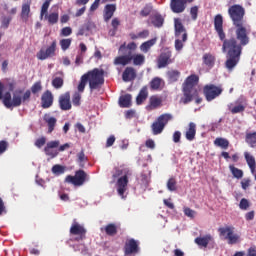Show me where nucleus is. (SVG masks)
<instances>
[{
  "label": "nucleus",
  "instance_id": "nucleus-1",
  "mask_svg": "<svg viewBox=\"0 0 256 256\" xmlns=\"http://www.w3.org/2000/svg\"><path fill=\"white\" fill-rule=\"evenodd\" d=\"M228 15L235 27V36L227 37L223 30V15L217 14L214 17V29L222 41V52L226 53L225 67L229 71L239 65L241 55H243V47L251 43L249 37L251 29L245 26V8L239 4H234L228 8Z\"/></svg>",
  "mask_w": 256,
  "mask_h": 256
},
{
  "label": "nucleus",
  "instance_id": "nucleus-2",
  "mask_svg": "<svg viewBox=\"0 0 256 256\" xmlns=\"http://www.w3.org/2000/svg\"><path fill=\"white\" fill-rule=\"evenodd\" d=\"M199 84V76L197 74H191L188 76L182 84V92L184 97L181 98V102L184 105L191 103L193 99L196 100V104L199 105L203 99L199 98V90L197 85Z\"/></svg>",
  "mask_w": 256,
  "mask_h": 256
},
{
  "label": "nucleus",
  "instance_id": "nucleus-3",
  "mask_svg": "<svg viewBox=\"0 0 256 256\" xmlns=\"http://www.w3.org/2000/svg\"><path fill=\"white\" fill-rule=\"evenodd\" d=\"M3 89H5V85L0 82V99H3V103L7 109H11V107H21V103L31 101V90H26L24 94L21 89L15 90L11 100V92H6L3 96ZM21 95L23 96L21 97Z\"/></svg>",
  "mask_w": 256,
  "mask_h": 256
},
{
  "label": "nucleus",
  "instance_id": "nucleus-4",
  "mask_svg": "<svg viewBox=\"0 0 256 256\" xmlns=\"http://www.w3.org/2000/svg\"><path fill=\"white\" fill-rule=\"evenodd\" d=\"M86 77L91 91L101 88V85L105 83V70L94 68L84 74Z\"/></svg>",
  "mask_w": 256,
  "mask_h": 256
},
{
  "label": "nucleus",
  "instance_id": "nucleus-5",
  "mask_svg": "<svg viewBox=\"0 0 256 256\" xmlns=\"http://www.w3.org/2000/svg\"><path fill=\"white\" fill-rule=\"evenodd\" d=\"M220 237H224L228 241V245H235L239 243V235L235 234V227L225 226L218 229Z\"/></svg>",
  "mask_w": 256,
  "mask_h": 256
},
{
  "label": "nucleus",
  "instance_id": "nucleus-6",
  "mask_svg": "<svg viewBox=\"0 0 256 256\" xmlns=\"http://www.w3.org/2000/svg\"><path fill=\"white\" fill-rule=\"evenodd\" d=\"M66 183H71L75 187H81L82 185H85V181H89V175L85 170H78L75 172V175H68L65 178Z\"/></svg>",
  "mask_w": 256,
  "mask_h": 256
},
{
  "label": "nucleus",
  "instance_id": "nucleus-7",
  "mask_svg": "<svg viewBox=\"0 0 256 256\" xmlns=\"http://www.w3.org/2000/svg\"><path fill=\"white\" fill-rule=\"evenodd\" d=\"M70 235H77L78 237L74 238V241H83L87 238V229L76 219L73 220V223L70 227Z\"/></svg>",
  "mask_w": 256,
  "mask_h": 256
},
{
  "label": "nucleus",
  "instance_id": "nucleus-8",
  "mask_svg": "<svg viewBox=\"0 0 256 256\" xmlns=\"http://www.w3.org/2000/svg\"><path fill=\"white\" fill-rule=\"evenodd\" d=\"M204 95L207 101H213V99H217L221 93H223V88L220 86H216L213 84H209L204 86Z\"/></svg>",
  "mask_w": 256,
  "mask_h": 256
},
{
  "label": "nucleus",
  "instance_id": "nucleus-9",
  "mask_svg": "<svg viewBox=\"0 0 256 256\" xmlns=\"http://www.w3.org/2000/svg\"><path fill=\"white\" fill-rule=\"evenodd\" d=\"M174 35L177 39H182L184 43L187 42V29L180 18H174Z\"/></svg>",
  "mask_w": 256,
  "mask_h": 256
},
{
  "label": "nucleus",
  "instance_id": "nucleus-10",
  "mask_svg": "<svg viewBox=\"0 0 256 256\" xmlns=\"http://www.w3.org/2000/svg\"><path fill=\"white\" fill-rule=\"evenodd\" d=\"M55 51H57V40H54L51 45L46 48V50L41 49L36 54V57L39 59V61H45V59L55 57Z\"/></svg>",
  "mask_w": 256,
  "mask_h": 256
},
{
  "label": "nucleus",
  "instance_id": "nucleus-11",
  "mask_svg": "<svg viewBox=\"0 0 256 256\" xmlns=\"http://www.w3.org/2000/svg\"><path fill=\"white\" fill-rule=\"evenodd\" d=\"M171 57H173V53L171 52V50H165L164 52H162L157 60L158 69H165L167 65H171V63H173L174 61V59H172Z\"/></svg>",
  "mask_w": 256,
  "mask_h": 256
},
{
  "label": "nucleus",
  "instance_id": "nucleus-12",
  "mask_svg": "<svg viewBox=\"0 0 256 256\" xmlns=\"http://www.w3.org/2000/svg\"><path fill=\"white\" fill-rule=\"evenodd\" d=\"M58 105L61 111H71L73 104L71 103V92H65L58 98Z\"/></svg>",
  "mask_w": 256,
  "mask_h": 256
},
{
  "label": "nucleus",
  "instance_id": "nucleus-13",
  "mask_svg": "<svg viewBox=\"0 0 256 256\" xmlns=\"http://www.w3.org/2000/svg\"><path fill=\"white\" fill-rule=\"evenodd\" d=\"M194 0H171L170 9L172 13H183L187 9V3H193Z\"/></svg>",
  "mask_w": 256,
  "mask_h": 256
},
{
  "label": "nucleus",
  "instance_id": "nucleus-14",
  "mask_svg": "<svg viewBox=\"0 0 256 256\" xmlns=\"http://www.w3.org/2000/svg\"><path fill=\"white\" fill-rule=\"evenodd\" d=\"M139 253V242L133 238L127 240L124 245V255H135Z\"/></svg>",
  "mask_w": 256,
  "mask_h": 256
},
{
  "label": "nucleus",
  "instance_id": "nucleus-15",
  "mask_svg": "<svg viewBox=\"0 0 256 256\" xmlns=\"http://www.w3.org/2000/svg\"><path fill=\"white\" fill-rule=\"evenodd\" d=\"M127 185H129V177L127 175L118 178L116 183L117 193L122 199H125V191H127Z\"/></svg>",
  "mask_w": 256,
  "mask_h": 256
},
{
  "label": "nucleus",
  "instance_id": "nucleus-16",
  "mask_svg": "<svg viewBox=\"0 0 256 256\" xmlns=\"http://www.w3.org/2000/svg\"><path fill=\"white\" fill-rule=\"evenodd\" d=\"M60 142L59 140H54V141H50L46 144V147H44V153L45 155H47L48 157H51V159H55V157H57V155H59V152L57 150H53V149H57V147H59Z\"/></svg>",
  "mask_w": 256,
  "mask_h": 256
},
{
  "label": "nucleus",
  "instance_id": "nucleus-17",
  "mask_svg": "<svg viewBox=\"0 0 256 256\" xmlns=\"http://www.w3.org/2000/svg\"><path fill=\"white\" fill-rule=\"evenodd\" d=\"M53 93L50 90H46L41 96V107L42 109H49L53 107Z\"/></svg>",
  "mask_w": 256,
  "mask_h": 256
},
{
  "label": "nucleus",
  "instance_id": "nucleus-18",
  "mask_svg": "<svg viewBox=\"0 0 256 256\" xmlns=\"http://www.w3.org/2000/svg\"><path fill=\"white\" fill-rule=\"evenodd\" d=\"M163 105V99L157 95H153L149 99V104L146 106L147 111H153V109H158Z\"/></svg>",
  "mask_w": 256,
  "mask_h": 256
},
{
  "label": "nucleus",
  "instance_id": "nucleus-19",
  "mask_svg": "<svg viewBox=\"0 0 256 256\" xmlns=\"http://www.w3.org/2000/svg\"><path fill=\"white\" fill-rule=\"evenodd\" d=\"M115 11H117V5L115 4H107L104 8V21L108 23V21L115 15Z\"/></svg>",
  "mask_w": 256,
  "mask_h": 256
},
{
  "label": "nucleus",
  "instance_id": "nucleus-20",
  "mask_svg": "<svg viewBox=\"0 0 256 256\" xmlns=\"http://www.w3.org/2000/svg\"><path fill=\"white\" fill-rule=\"evenodd\" d=\"M148 97H149V90H148L147 86H143L136 97V104L143 105V103H145V101H147Z\"/></svg>",
  "mask_w": 256,
  "mask_h": 256
},
{
  "label": "nucleus",
  "instance_id": "nucleus-21",
  "mask_svg": "<svg viewBox=\"0 0 256 256\" xmlns=\"http://www.w3.org/2000/svg\"><path fill=\"white\" fill-rule=\"evenodd\" d=\"M195 135H197V125L193 122L188 124V128L185 133V137L187 141H193L195 139Z\"/></svg>",
  "mask_w": 256,
  "mask_h": 256
},
{
  "label": "nucleus",
  "instance_id": "nucleus-22",
  "mask_svg": "<svg viewBox=\"0 0 256 256\" xmlns=\"http://www.w3.org/2000/svg\"><path fill=\"white\" fill-rule=\"evenodd\" d=\"M131 63V51H128L126 55L118 56L114 59V65H129Z\"/></svg>",
  "mask_w": 256,
  "mask_h": 256
},
{
  "label": "nucleus",
  "instance_id": "nucleus-23",
  "mask_svg": "<svg viewBox=\"0 0 256 256\" xmlns=\"http://www.w3.org/2000/svg\"><path fill=\"white\" fill-rule=\"evenodd\" d=\"M216 60H217V58H215V55H213L211 53H205L202 57V61H203L204 65L206 67H208L209 69H213V67H215Z\"/></svg>",
  "mask_w": 256,
  "mask_h": 256
},
{
  "label": "nucleus",
  "instance_id": "nucleus-24",
  "mask_svg": "<svg viewBox=\"0 0 256 256\" xmlns=\"http://www.w3.org/2000/svg\"><path fill=\"white\" fill-rule=\"evenodd\" d=\"M195 243L199 247H207L211 241H213V236L211 234H207L204 237H197L195 238Z\"/></svg>",
  "mask_w": 256,
  "mask_h": 256
},
{
  "label": "nucleus",
  "instance_id": "nucleus-25",
  "mask_svg": "<svg viewBox=\"0 0 256 256\" xmlns=\"http://www.w3.org/2000/svg\"><path fill=\"white\" fill-rule=\"evenodd\" d=\"M43 120L48 125V133H53V131H55V125H57V118L45 114Z\"/></svg>",
  "mask_w": 256,
  "mask_h": 256
},
{
  "label": "nucleus",
  "instance_id": "nucleus-26",
  "mask_svg": "<svg viewBox=\"0 0 256 256\" xmlns=\"http://www.w3.org/2000/svg\"><path fill=\"white\" fill-rule=\"evenodd\" d=\"M135 77H137V74L135 73V69L131 67H127L122 74V79L125 82L133 81Z\"/></svg>",
  "mask_w": 256,
  "mask_h": 256
},
{
  "label": "nucleus",
  "instance_id": "nucleus-27",
  "mask_svg": "<svg viewBox=\"0 0 256 256\" xmlns=\"http://www.w3.org/2000/svg\"><path fill=\"white\" fill-rule=\"evenodd\" d=\"M244 157L251 173H255V169H256L255 157L251 155L249 152H245Z\"/></svg>",
  "mask_w": 256,
  "mask_h": 256
},
{
  "label": "nucleus",
  "instance_id": "nucleus-28",
  "mask_svg": "<svg viewBox=\"0 0 256 256\" xmlns=\"http://www.w3.org/2000/svg\"><path fill=\"white\" fill-rule=\"evenodd\" d=\"M101 231H105L106 235L109 237H115V235H117V224L110 223L104 228H101Z\"/></svg>",
  "mask_w": 256,
  "mask_h": 256
},
{
  "label": "nucleus",
  "instance_id": "nucleus-29",
  "mask_svg": "<svg viewBox=\"0 0 256 256\" xmlns=\"http://www.w3.org/2000/svg\"><path fill=\"white\" fill-rule=\"evenodd\" d=\"M166 75L170 83H176V81H179V77H181V72L179 70H169Z\"/></svg>",
  "mask_w": 256,
  "mask_h": 256
},
{
  "label": "nucleus",
  "instance_id": "nucleus-30",
  "mask_svg": "<svg viewBox=\"0 0 256 256\" xmlns=\"http://www.w3.org/2000/svg\"><path fill=\"white\" fill-rule=\"evenodd\" d=\"M131 94H125L119 98V105L123 108H129L131 107Z\"/></svg>",
  "mask_w": 256,
  "mask_h": 256
},
{
  "label": "nucleus",
  "instance_id": "nucleus-31",
  "mask_svg": "<svg viewBox=\"0 0 256 256\" xmlns=\"http://www.w3.org/2000/svg\"><path fill=\"white\" fill-rule=\"evenodd\" d=\"M155 43H157L156 38L150 39V40L142 43L140 45V51H142V53H149V49H151V47H153V45H155Z\"/></svg>",
  "mask_w": 256,
  "mask_h": 256
},
{
  "label": "nucleus",
  "instance_id": "nucleus-32",
  "mask_svg": "<svg viewBox=\"0 0 256 256\" xmlns=\"http://www.w3.org/2000/svg\"><path fill=\"white\" fill-rule=\"evenodd\" d=\"M131 61H133V65L141 66L145 63V55L143 54H130Z\"/></svg>",
  "mask_w": 256,
  "mask_h": 256
},
{
  "label": "nucleus",
  "instance_id": "nucleus-33",
  "mask_svg": "<svg viewBox=\"0 0 256 256\" xmlns=\"http://www.w3.org/2000/svg\"><path fill=\"white\" fill-rule=\"evenodd\" d=\"M45 19L48 21L49 25H56V23H59V13L58 12H52L50 14L44 15Z\"/></svg>",
  "mask_w": 256,
  "mask_h": 256
},
{
  "label": "nucleus",
  "instance_id": "nucleus-34",
  "mask_svg": "<svg viewBox=\"0 0 256 256\" xmlns=\"http://www.w3.org/2000/svg\"><path fill=\"white\" fill-rule=\"evenodd\" d=\"M127 49L130 51H136L137 50V44L135 42H130L128 44H122L120 47H119V53H123L125 54V51H127Z\"/></svg>",
  "mask_w": 256,
  "mask_h": 256
},
{
  "label": "nucleus",
  "instance_id": "nucleus-35",
  "mask_svg": "<svg viewBox=\"0 0 256 256\" xmlns=\"http://www.w3.org/2000/svg\"><path fill=\"white\" fill-rule=\"evenodd\" d=\"M151 129L153 135H161V133H163V130L165 129V126H163L161 123L158 122V120H156L155 122H153Z\"/></svg>",
  "mask_w": 256,
  "mask_h": 256
},
{
  "label": "nucleus",
  "instance_id": "nucleus-36",
  "mask_svg": "<svg viewBox=\"0 0 256 256\" xmlns=\"http://www.w3.org/2000/svg\"><path fill=\"white\" fill-rule=\"evenodd\" d=\"M214 145H216V147H221V149H229V140L218 137L214 140Z\"/></svg>",
  "mask_w": 256,
  "mask_h": 256
},
{
  "label": "nucleus",
  "instance_id": "nucleus-37",
  "mask_svg": "<svg viewBox=\"0 0 256 256\" xmlns=\"http://www.w3.org/2000/svg\"><path fill=\"white\" fill-rule=\"evenodd\" d=\"M164 22L165 20L163 19V16H161L160 14H156L151 17V23L154 27H163Z\"/></svg>",
  "mask_w": 256,
  "mask_h": 256
},
{
  "label": "nucleus",
  "instance_id": "nucleus-38",
  "mask_svg": "<svg viewBox=\"0 0 256 256\" xmlns=\"http://www.w3.org/2000/svg\"><path fill=\"white\" fill-rule=\"evenodd\" d=\"M31 13V5L25 3L22 5L21 19L27 21L29 19V14Z\"/></svg>",
  "mask_w": 256,
  "mask_h": 256
},
{
  "label": "nucleus",
  "instance_id": "nucleus-39",
  "mask_svg": "<svg viewBox=\"0 0 256 256\" xmlns=\"http://www.w3.org/2000/svg\"><path fill=\"white\" fill-rule=\"evenodd\" d=\"M172 119H173V115L169 113H165V114H161L156 121H158L163 125V127H165L167 123H169V121H171Z\"/></svg>",
  "mask_w": 256,
  "mask_h": 256
},
{
  "label": "nucleus",
  "instance_id": "nucleus-40",
  "mask_svg": "<svg viewBox=\"0 0 256 256\" xmlns=\"http://www.w3.org/2000/svg\"><path fill=\"white\" fill-rule=\"evenodd\" d=\"M161 83H163L161 78H153L150 82V89H152V91H159V89H161Z\"/></svg>",
  "mask_w": 256,
  "mask_h": 256
},
{
  "label": "nucleus",
  "instance_id": "nucleus-41",
  "mask_svg": "<svg viewBox=\"0 0 256 256\" xmlns=\"http://www.w3.org/2000/svg\"><path fill=\"white\" fill-rule=\"evenodd\" d=\"M149 182H150V178L147 174L145 173H141L140 176L138 177V183L139 185H141V187H149Z\"/></svg>",
  "mask_w": 256,
  "mask_h": 256
},
{
  "label": "nucleus",
  "instance_id": "nucleus-42",
  "mask_svg": "<svg viewBox=\"0 0 256 256\" xmlns=\"http://www.w3.org/2000/svg\"><path fill=\"white\" fill-rule=\"evenodd\" d=\"M11 21H13V17L2 15L0 28L9 29V25H11Z\"/></svg>",
  "mask_w": 256,
  "mask_h": 256
},
{
  "label": "nucleus",
  "instance_id": "nucleus-43",
  "mask_svg": "<svg viewBox=\"0 0 256 256\" xmlns=\"http://www.w3.org/2000/svg\"><path fill=\"white\" fill-rule=\"evenodd\" d=\"M88 158L87 156H85V151L81 150L78 154H77V163H79V167H81L83 169V167H85V163H87Z\"/></svg>",
  "mask_w": 256,
  "mask_h": 256
},
{
  "label": "nucleus",
  "instance_id": "nucleus-44",
  "mask_svg": "<svg viewBox=\"0 0 256 256\" xmlns=\"http://www.w3.org/2000/svg\"><path fill=\"white\" fill-rule=\"evenodd\" d=\"M229 169H230L233 177H235V179H242L243 178V170L235 167L234 165H230Z\"/></svg>",
  "mask_w": 256,
  "mask_h": 256
},
{
  "label": "nucleus",
  "instance_id": "nucleus-45",
  "mask_svg": "<svg viewBox=\"0 0 256 256\" xmlns=\"http://www.w3.org/2000/svg\"><path fill=\"white\" fill-rule=\"evenodd\" d=\"M246 143H248L250 147H256V132L248 133L246 135Z\"/></svg>",
  "mask_w": 256,
  "mask_h": 256
},
{
  "label": "nucleus",
  "instance_id": "nucleus-46",
  "mask_svg": "<svg viewBox=\"0 0 256 256\" xmlns=\"http://www.w3.org/2000/svg\"><path fill=\"white\" fill-rule=\"evenodd\" d=\"M72 105L74 107H81V92H74L72 95Z\"/></svg>",
  "mask_w": 256,
  "mask_h": 256
},
{
  "label": "nucleus",
  "instance_id": "nucleus-47",
  "mask_svg": "<svg viewBox=\"0 0 256 256\" xmlns=\"http://www.w3.org/2000/svg\"><path fill=\"white\" fill-rule=\"evenodd\" d=\"M87 76H85V74H83L80 78V82L78 84V93H83V91H85V87L87 85Z\"/></svg>",
  "mask_w": 256,
  "mask_h": 256
},
{
  "label": "nucleus",
  "instance_id": "nucleus-48",
  "mask_svg": "<svg viewBox=\"0 0 256 256\" xmlns=\"http://www.w3.org/2000/svg\"><path fill=\"white\" fill-rule=\"evenodd\" d=\"M41 91H43V86L41 85V81L35 82L31 87L30 97H31V93H33V95H37V93Z\"/></svg>",
  "mask_w": 256,
  "mask_h": 256
},
{
  "label": "nucleus",
  "instance_id": "nucleus-49",
  "mask_svg": "<svg viewBox=\"0 0 256 256\" xmlns=\"http://www.w3.org/2000/svg\"><path fill=\"white\" fill-rule=\"evenodd\" d=\"M228 107L232 115H236V113H243V111H245V106H243L242 104L236 105L234 107L229 105Z\"/></svg>",
  "mask_w": 256,
  "mask_h": 256
},
{
  "label": "nucleus",
  "instance_id": "nucleus-50",
  "mask_svg": "<svg viewBox=\"0 0 256 256\" xmlns=\"http://www.w3.org/2000/svg\"><path fill=\"white\" fill-rule=\"evenodd\" d=\"M72 41L73 40L71 38H66V39L60 40V47H61L62 51H67V49H69L71 47Z\"/></svg>",
  "mask_w": 256,
  "mask_h": 256
},
{
  "label": "nucleus",
  "instance_id": "nucleus-51",
  "mask_svg": "<svg viewBox=\"0 0 256 256\" xmlns=\"http://www.w3.org/2000/svg\"><path fill=\"white\" fill-rule=\"evenodd\" d=\"M52 173L54 175H63V173H65V166H61L59 164H55L53 167H52Z\"/></svg>",
  "mask_w": 256,
  "mask_h": 256
},
{
  "label": "nucleus",
  "instance_id": "nucleus-52",
  "mask_svg": "<svg viewBox=\"0 0 256 256\" xmlns=\"http://www.w3.org/2000/svg\"><path fill=\"white\" fill-rule=\"evenodd\" d=\"M63 85H64L63 77H55L52 80V86L54 87V89H61Z\"/></svg>",
  "mask_w": 256,
  "mask_h": 256
},
{
  "label": "nucleus",
  "instance_id": "nucleus-53",
  "mask_svg": "<svg viewBox=\"0 0 256 256\" xmlns=\"http://www.w3.org/2000/svg\"><path fill=\"white\" fill-rule=\"evenodd\" d=\"M49 5H51V0H46L42 7H41V12H40V17L43 18L45 15L48 14L49 11Z\"/></svg>",
  "mask_w": 256,
  "mask_h": 256
},
{
  "label": "nucleus",
  "instance_id": "nucleus-54",
  "mask_svg": "<svg viewBox=\"0 0 256 256\" xmlns=\"http://www.w3.org/2000/svg\"><path fill=\"white\" fill-rule=\"evenodd\" d=\"M166 187L168 191H175L177 189V180L175 178H170L167 181Z\"/></svg>",
  "mask_w": 256,
  "mask_h": 256
},
{
  "label": "nucleus",
  "instance_id": "nucleus-55",
  "mask_svg": "<svg viewBox=\"0 0 256 256\" xmlns=\"http://www.w3.org/2000/svg\"><path fill=\"white\" fill-rule=\"evenodd\" d=\"M183 212L186 217H189V219H193L197 215V211L189 207H184Z\"/></svg>",
  "mask_w": 256,
  "mask_h": 256
},
{
  "label": "nucleus",
  "instance_id": "nucleus-56",
  "mask_svg": "<svg viewBox=\"0 0 256 256\" xmlns=\"http://www.w3.org/2000/svg\"><path fill=\"white\" fill-rule=\"evenodd\" d=\"M249 207H251L249 200H247V198H242L239 203V208L242 211H247V209H249Z\"/></svg>",
  "mask_w": 256,
  "mask_h": 256
},
{
  "label": "nucleus",
  "instance_id": "nucleus-57",
  "mask_svg": "<svg viewBox=\"0 0 256 256\" xmlns=\"http://www.w3.org/2000/svg\"><path fill=\"white\" fill-rule=\"evenodd\" d=\"M151 11H153V7L151 5H146L141 11V17H149L151 15Z\"/></svg>",
  "mask_w": 256,
  "mask_h": 256
},
{
  "label": "nucleus",
  "instance_id": "nucleus-58",
  "mask_svg": "<svg viewBox=\"0 0 256 256\" xmlns=\"http://www.w3.org/2000/svg\"><path fill=\"white\" fill-rule=\"evenodd\" d=\"M47 143V138L45 136H42L40 138H38L34 145L35 147H37L38 149H41V147H43L45 144Z\"/></svg>",
  "mask_w": 256,
  "mask_h": 256
},
{
  "label": "nucleus",
  "instance_id": "nucleus-59",
  "mask_svg": "<svg viewBox=\"0 0 256 256\" xmlns=\"http://www.w3.org/2000/svg\"><path fill=\"white\" fill-rule=\"evenodd\" d=\"M190 15L193 21H197V17L199 15V7L194 6L190 9Z\"/></svg>",
  "mask_w": 256,
  "mask_h": 256
},
{
  "label": "nucleus",
  "instance_id": "nucleus-60",
  "mask_svg": "<svg viewBox=\"0 0 256 256\" xmlns=\"http://www.w3.org/2000/svg\"><path fill=\"white\" fill-rule=\"evenodd\" d=\"M7 85L6 87H8L9 91H15V87L17 85V82H15V80L13 79H7Z\"/></svg>",
  "mask_w": 256,
  "mask_h": 256
},
{
  "label": "nucleus",
  "instance_id": "nucleus-61",
  "mask_svg": "<svg viewBox=\"0 0 256 256\" xmlns=\"http://www.w3.org/2000/svg\"><path fill=\"white\" fill-rule=\"evenodd\" d=\"M73 33V29L71 27H64L61 29V36L62 37H69Z\"/></svg>",
  "mask_w": 256,
  "mask_h": 256
},
{
  "label": "nucleus",
  "instance_id": "nucleus-62",
  "mask_svg": "<svg viewBox=\"0 0 256 256\" xmlns=\"http://www.w3.org/2000/svg\"><path fill=\"white\" fill-rule=\"evenodd\" d=\"M183 43H185L181 38L175 40V49L176 51H181L184 47Z\"/></svg>",
  "mask_w": 256,
  "mask_h": 256
},
{
  "label": "nucleus",
  "instance_id": "nucleus-63",
  "mask_svg": "<svg viewBox=\"0 0 256 256\" xmlns=\"http://www.w3.org/2000/svg\"><path fill=\"white\" fill-rule=\"evenodd\" d=\"M111 25L113 27L114 33L119 29V25H121V21H119V18H114L111 22Z\"/></svg>",
  "mask_w": 256,
  "mask_h": 256
},
{
  "label": "nucleus",
  "instance_id": "nucleus-64",
  "mask_svg": "<svg viewBox=\"0 0 256 256\" xmlns=\"http://www.w3.org/2000/svg\"><path fill=\"white\" fill-rule=\"evenodd\" d=\"M247 256H256V247H250L247 251Z\"/></svg>",
  "mask_w": 256,
  "mask_h": 256
}]
</instances>
